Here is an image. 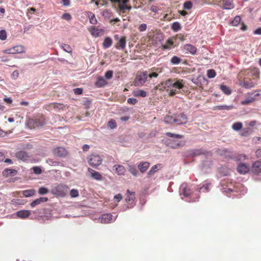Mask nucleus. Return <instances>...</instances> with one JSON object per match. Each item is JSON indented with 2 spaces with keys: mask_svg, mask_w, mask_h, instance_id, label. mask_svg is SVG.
<instances>
[{
  "mask_svg": "<svg viewBox=\"0 0 261 261\" xmlns=\"http://www.w3.org/2000/svg\"><path fill=\"white\" fill-rule=\"evenodd\" d=\"M108 0H91V3H95V5L98 7L107 5L108 3ZM111 2L118 6L117 10L119 12L124 13L126 10L129 11L132 7L128 5L129 0H109Z\"/></svg>",
  "mask_w": 261,
  "mask_h": 261,
  "instance_id": "nucleus-1",
  "label": "nucleus"
},
{
  "mask_svg": "<svg viewBox=\"0 0 261 261\" xmlns=\"http://www.w3.org/2000/svg\"><path fill=\"white\" fill-rule=\"evenodd\" d=\"M260 72L258 69L254 68L251 69H247L245 71H241L239 75L240 76L242 75L247 76L248 77H251L253 80H257L259 79Z\"/></svg>",
  "mask_w": 261,
  "mask_h": 261,
  "instance_id": "nucleus-2",
  "label": "nucleus"
},
{
  "mask_svg": "<svg viewBox=\"0 0 261 261\" xmlns=\"http://www.w3.org/2000/svg\"><path fill=\"white\" fill-rule=\"evenodd\" d=\"M87 161L91 166L96 167L101 164L102 160L99 155L91 154L87 157Z\"/></svg>",
  "mask_w": 261,
  "mask_h": 261,
  "instance_id": "nucleus-3",
  "label": "nucleus"
},
{
  "mask_svg": "<svg viewBox=\"0 0 261 261\" xmlns=\"http://www.w3.org/2000/svg\"><path fill=\"white\" fill-rule=\"evenodd\" d=\"M148 78V72L144 71L137 75L134 80L135 86H141L146 82Z\"/></svg>",
  "mask_w": 261,
  "mask_h": 261,
  "instance_id": "nucleus-4",
  "label": "nucleus"
},
{
  "mask_svg": "<svg viewBox=\"0 0 261 261\" xmlns=\"http://www.w3.org/2000/svg\"><path fill=\"white\" fill-rule=\"evenodd\" d=\"M165 144L168 147L177 149L182 147L184 145V142L178 140L168 139L165 141Z\"/></svg>",
  "mask_w": 261,
  "mask_h": 261,
  "instance_id": "nucleus-5",
  "label": "nucleus"
},
{
  "mask_svg": "<svg viewBox=\"0 0 261 261\" xmlns=\"http://www.w3.org/2000/svg\"><path fill=\"white\" fill-rule=\"evenodd\" d=\"M217 4L223 9H232L234 7L233 0H220Z\"/></svg>",
  "mask_w": 261,
  "mask_h": 261,
  "instance_id": "nucleus-6",
  "label": "nucleus"
},
{
  "mask_svg": "<svg viewBox=\"0 0 261 261\" xmlns=\"http://www.w3.org/2000/svg\"><path fill=\"white\" fill-rule=\"evenodd\" d=\"M24 51L25 49L22 45H17L13 48L7 49L3 51L4 53L9 54H21Z\"/></svg>",
  "mask_w": 261,
  "mask_h": 261,
  "instance_id": "nucleus-7",
  "label": "nucleus"
},
{
  "mask_svg": "<svg viewBox=\"0 0 261 261\" xmlns=\"http://www.w3.org/2000/svg\"><path fill=\"white\" fill-rule=\"evenodd\" d=\"M240 85L245 88L248 89L254 87L256 85V83L249 79V77L247 76L245 77L243 81H240Z\"/></svg>",
  "mask_w": 261,
  "mask_h": 261,
  "instance_id": "nucleus-8",
  "label": "nucleus"
},
{
  "mask_svg": "<svg viewBox=\"0 0 261 261\" xmlns=\"http://www.w3.org/2000/svg\"><path fill=\"white\" fill-rule=\"evenodd\" d=\"M175 124L177 125L185 124L188 122V118L184 113H181L175 116Z\"/></svg>",
  "mask_w": 261,
  "mask_h": 261,
  "instance_id": "nucleus-9",
  "label": "nucleus"
},
{
  "mask_svg": "<svg viewBox=\"0 0 261 261\" xmlns=\"http://www.w3.org/2000/svg\"><path fill=\"white\" fill-rule=\"evenodd\" d=\"M52 193L58 196H64L65 195V188L63 185H59L54 188Z\"/></svg>",
  "mask_w": 261,
  "mask_h": 261,
  "instance_id": "nucleus-10",
  "label": "nucleus"
},
{
  "mask_svg": "<svg viewBox=\"0 0 261 261\" xmlns=\"http://www.w3.org/2000/svg\"><path fill=\"white\" fill-rule=\"evenodd\" d=\"M251 171L256 174L261 173V161L255 162L251 166Z\"/></svg>",
  "mask_w": 261,
  "mask_h": 261,
  "instance_id": "nucleus-11",
  "label": "nucleus"
},
{
  "mask_svg": "<svg viewBox=\"0 0 261 261\" xmlns=\"http://www.w3.org/2000/svg\"><path fill=\"white\" fill-rule=\"evenodd\" d=\"M113 216L111 214H104L99 217L100 222L104 224L111 223L112 221Z\"/></svg>",
  "mask_w": 261,
  "mask_h": 261,
  "instance_id": "nucleus-12",
  "label": "nucleus"
},
{
  "mask_svg": "<svg viewBox=\"0 0 261 261\" xmlns=\"http://www.w3.org/2000/svg\"><path fill=\"white\" fill-rule=\"evenodd\" d=\"M16 157L22 161H27L30 160V156L28 154L23 151L17 152L15 154Z\"/></svg>",
  "mask_w": 261,
  "mask_h": 261,
  "instance_id": "nucleus-13",
  "label": "nucleus"
},
{
  "mask_svg": "<svg viewBox=\"0 0 261 261\" xmlns=\"http://www.w3.org/2000/svg\"><path fill=\"white\" fill-rule=\"evenodd\" d=\"M88 171L90 173L91 176L93 179L96 180H101L102 179V175L98 172L90 168H88Z\"/></svg>",
  "mask_w": 261,
  "mask_h": 261,
  "instance_id": "nucleus-14",
  "label": "nucleus"
},
{
  "mask_svg": "<svg viewBox=\"0 0 261 261\" xmlns=\"http://www.w3.org/2000/svg\"><path fill=\"white\" fill-rule=\"evenodd\" d=\"M173 82H172V87L177 89H182L185 84V82L183 80L181 79H173Z\"/></svg>",
  "mask_w": 261,
  "mask_h": 261,
  "instance_id": "nucleus-15",
  "label": "nucleus"
},
{
  "mask_svg": "<svg viewBox=\"0 0 261 261\" xmlns=\"http://www.w3.org/2000/svg\"><path fill=\"white\" fill-rule=\"evenodd\" d=\"M113 169L119 175H124L126 171L125 167L121 165H115L113 166Z\"/></svg>",
  "mask_w": 261,
  "mask_h": 261,
  "instance_id": "nucleus-16",
  "label": "nucleus"
},
{
  "mask_svg": "<svg viewBox=\"0 0 261 261\" xmlns=\"http://www.w3.org/2000/svg\"><path fill=\"white\" fill-rule=\"evenodd\" d=\"M135 199V192H130L129 190H127V195L125 198L126 202L128 204H131L134 203Z\"/></svg>",
  "mask_w": 261,
  "mask_h": 261,
  "instance_id": "nucleus-17",
  "label": "nucleus"
},
{
  "mask_svg": "<svg viewBox=\"0 0 261 261\" xmlns=\"http://www.w3.org/2000/svg\"><path fill=\"white\" fill-rule=\"evenodd\" d=\"M174 38L168 39L165 44L162 45V49L163 50L170 49L174 47V41H173Z\"/></svg>",
  "mask_w": 261,
  "mask_h": 261,
  "instance_id": "nucleus-18",
  "label": "nucleus"
},
{
  "mask_svg": "<svg viewBox=\"0 0 261 261\" xmlns=\"http://www.w3.org/2000/svg\"><path fill=\"white\" fill-rule=\"evenodd\" d=\"M184 49L192 55H195L197 51L196 47L191 44H185L184 46Z\"/></svg>",
  "mask_w": 261,
  "mask_h": 261,
  "instance_id": "nucleus-19",
  "label": "nucleus"
},
{
  "mask_svg": "<svg viewBox=\"0 0 261 261\" xmlns=\"http://www.w3.org/2000/svg\"><path fill=\"white\" fill-rule=\"evenodd\" d=\"M17 216L21 219L28 218L31 215V212L29 210L19 211L16 213Z\"/></svg>",
  "mask_w": 261,
  "mask_h": 261,
  "instance_id": "nucleus-20",
  "label": "nucleus"
},
{
  "mask_svg": "<svg viewBox=\"0 0 261 261\" xmlns=\"http://www.w3.org/2000/svg\"><path fill=\"white\" fill-rule=\"evenodd\" d=\"M91 34L94 37H99L103 34L104 31L102 29H98L95 27H92L90 30Z\"/></svg>",
  "mask_w": 261,
  "mask_h": 261,
  "instance_id": "nucleus-21",
  "label": "nucleus"
},
{
  "mask_svg": "<svg viewBox=\"0 0 261 261\" xmlns=\"http://www.w3.org/2000/svg\"><path fill=\"white\" fill-rule=\"evenodd\" d=\"M238 171L240 174H245L249 171V167L245 164H240L238 166Z\"/></svg>",
  "mask_w": 261,
  "mask_h": 261,
  "instance_id": "nucleus-22",
  "label": "nucleus"
},
{
  "mask_svg": "<svg viewBox=\"0 0 261 261\" xmlns=\"http://www.w3.org/2000/svg\"><path fill=\"white\" fill-rule=\"evenodd\" d=\"M48 198L46 197H40L32 201L30 205L31 207H34L42 202H46Z\"/></svg>",
  "mask_w": 261,
  "mask_h": 261,
  "instance_id": "nucleus-23",
  "label": "nucleus"
},
{
  "mask_svg": "<svg viewBox=\"0 0 261 261\" xmlns=\"http://www.w3.org/2000/svg\"><path fill=\"white\" fill-rule=\"evenodd\" d=\"M153 71L152 72L148 74V77L151 79L152 77H157L159 75V73L162 72V69L160 68H153L151 69Z\"/></svg>",
  "mask_w": 261,
  "mask_h": 261,
  "instance_id": "nucleus-24",
  "label": "nucleus"
},
{
  "mask_svg": "<svg viewBox=\"0 0 261 261\" xmlns=\"http://www.w3.org/2000/svg\"><path fill=\"white\" fill-rule=\"evenodd\" d=\"M150 163L148 162H144L140 163L138 167L140 172L142 173L145 172L149 168Z\"/></svg>",
  "mask_w": 261,
  "mask_h": 261,
  "instance_id": "nucleus-25",
  "label": "nucleus"
},
{
  "mask_svg": "<svg viewBox=\"0 0 261 261\" xmlns=\"http://www.w3.org/2000/svg\"><path fill=\"white\" fill-rule=\"evenodd\" d=\"M108 82L102 76H99L97 79V81L95 84L97 87H102L106 86Z\"/></svg>",
  "mask_w": 261,
  "mask_h": 261,
  "instance_id": "nucleus-26",
  "label": "nucleus"
},
{
  "mask_svg": "<svg viewBox=\"0 0 261 261\" xmlns=\"http://www.w3.org/2000/svg\"><path fill=\"white\" fill-rule=\"evenodd\" d=\"M126 46V37L125 36L121 37L118 43L116 45V47H120L122 49H124Z\"/></svg>",
  "mask_w": 261,
  "mask_h": 261,
  "instance_id": "nucleus-27",
  "label": "nucleus"
},
{
  "mask_svg": "<svg viewBox=\"0 0 261 261\" xmlns=\"http://www.w3.org/2000/svg\"><path fill=\"white\" fill-rule=\"evenodd\" d=\"M133 94V95L135 97H145L147 96V93L145 91L141 89L134 90Z\"/></svg>",
  "mask_w": 261,
  "mask_h": 261,
  "instance_id": "nucleus-28",
  "label": "nucleus"
},
{
  "mask_svg": "<svg viewBox=\"0 0 261 261\" xmlns=\"http://www.w3.org/2000/svg\"><path fill=\"white\" fill-rule=\"evenodd\" d=\"M251 94V96H249V97L246 98L245 100L241 101L242 105H248V104H249V103L252 102L253 101H254V100H256V98H255L254 94L252 93Z\"/></svg>",
  "mask_w": 261,
  "mask_h": 261,
  "instance_id": "nucleus-29",
  "label": "nucleus"
},
{
  "mask_svg": "<svg viewBox=\"0 0 261 261\" xmlns=\"http://www.w3.org/2000/svg\"><path fill=\"white\" fill-rule=\"evenodd\" d=\"M16 173L17 171L12 169H6L3 172V175L5 176H8L9 175L14 176L16 174Z\"/></svg>",
  "mask_w": 261,
  "mask_h": 261,
  "instance_id": "nucleus-30",
  "label": "nucleus"
},
{
  "mask_svg": "<svg viewBox=\"0 0 261 261\" xmlns=\"http://www.w3.org/2000/svg\"><path fill=\"white\" fill-rule=\"evenodd\" d=\"M112 44V40L110 37H107L105 39L103 42V46L105 48L110 47Z\"/></svg>",
  "mask_w": 261,
  "mask_h": 261,
  "instance_id": "nucleus-31",
  "label": "nucleus"
},
{
  "mask_svg": "<svg viewBox=\"0 0 261 261\" xmlns=\"http://www.w3.org/2000/svg\"><path fill=\"white\" fill-rule=\"evenodd\" d=\"M164 121L165 123L169 124L175 123V117H173V116H166L164 118Z\"/></svg>",
  "mask_w": 261,
  "mask_h": 261,
  "instance_id": "nucleus-32",
  "label": "nucleus"
},
{
  "mask_svg": "<svg viewBox=\"0 0 261 261\" xmlns=\"http://www.w3.org/2000/svg\"><path fill=\"white\" fill-rule=\"evenodd\" d=\"M171 29L174 32H177L181 29L180 24L178 22H174L171 25Z\"/></svg>",
  "mask_w": 261,
  "mask_h": 261,
  "instance_id": "nucleus-33",
  "label": "nucleus"
},
{
  "mask_svg": "<svg viewBox=\"0 0 261 261\" xmlns=\"http://www.w3.org/2000/svg\"><path fill=\"white\" fill-rule=\"evenodd\" d=\"M220 89L222 92L227 95H229L231 93V89L227 86L223 85H220Z\"/></svg>",
  "mask_w": 261,
  "mask_h": 261,
  "instance_id": "nucleus-34",
  "label": "nucleus"
},
{
  "mask_svg": "<svg viewBox=\"0 0 261 261\" xmlns=\"http://www.w3.org/2000/svg\"><path fill=\"white\" fill-rule=\"evenodd\" d=\"M22 193L24 197H28L34 195L35 193V191L33 189L27 190L23 191Z\"/></svg>",
  "mask_w": 261,
  "mask_h": 261,
  "instance_id": "nucleus-35",
  "label": "nucleus"
},
{
  "mask_svg": "<svg viewBox=\"0 0 261 261\" xmlns=\"http://www.w3.org/2000/svg\"><path fill=\"white\" fill-rule=\"evenodd\" d=\"M184 186V185L182 186ZM191 190L187 186L183 187L182 194L186 197H189L191 195Z\"/></svg>",
  "mask_w": 261,
  "mask_h": 261,
  "instance_id": "nucleus-36",
  "label": "nucleus"
},
{
  "mask_svg": "<svg viewBox=\"0 0 261 261\" xmlns=\"http://www.w3.org/2000/svg\"><path fill=\"white\" fill-rule=\"evenodd\" d=\"M243 127V124L240 122H236L233 124L232 126V128L233 129L239 131Z\"/></svg>",
  "mask_w": 261,
  "mask_h": 261,
  "instance_id": "nucleus-37",
  "label": "nucleus"
},
{
  "mask_svg": "<svg viewBox=\"0 0 261 261\" xmlns=\"http://www.w3.org/2000/svg\"><path fill=\"white\" fill-rule=\"evenodd\" d=\"M64 151L65 149L63 147H58L54 151L55 153L58 156H62Z\"/></svg>",
  "mask_w": 261,
  "mask_h": 261,
  "instance_id": "nucleus-38",
  "label": "nucleus"
},
{
  "mask_svg": "<svg viewBox=\"0 0 261 261\" xmlns=\"http://www.w3.org/2000/svg\"><path fill=\"white\" fill-rule=\"evenodd\" d=\"M166 135H167V136L170 137L171 138H176V139H181L184 137L183 135L175 134H173V133H172L170 132L166 133Z\"/></svg>",
  "mask_w": 261,
  "mask_h": 261,
  "instance_id": "nucleus-39",
  "label": "nucleus"
},
{
  "mask_svg": "<svg viewBox=\"0 0 261 261\" xmlns=\"http://www.w3.org/2000/svg\"><path fill=\"white\" fill-rule=\"evenodd\" d=\"M173 82V79H168L167 80L163 82V85L165 87L166 89L169 88L171 87H172V82Z\"/></svg>",
  "mask_w": 261,
  "mask_h": 261,
  "instance_id": "nucleus-40",
  "label": "nucleus"
},
{
  "mask_svg": "<svg viewBox=\"0 0 261 261\" xmlns=\"http://www.w3.org/2000/svg\"><path fill=\"white\" fill-rule=\"evenodd\" d=\"M170 62L173 65L178 64L180 63L181 59L179 57L175 56L171 58Z\"/></svg>",
  "mask_w": 261,
  "mask_h": 261,
  "instance_id": "nucleus-41",
  "label": "nucleus"
},
{
  "mask_svg": "<svg viewBox=\"0 0 261 261\" xmlns=\"http://www.w3.org/2000/svg\"><path fill=\"white\" fill-rule=\"evenodd\" d=\"M241 18L240 16H236L231 21V24L233 26H237L241 22Z\"/></svg>",
  "mask_w": 261,
  "mask_h": 261,
  "instance_id": "nucleus-42",
  "label": "nucleus"
},
{
  "mask_svg": "<svg viewBox=\"0 0 261 261\" xmlns=\"http://www.w3.org/2000/svg\"><path fill=\"white\" fill-rule=\"evenodd\" d=\"M128 171L134 176H137L138 174V171L135 166H130L128 168Z\"/></svg>",
  "mask_w": 261,
  "mask_h": 261,
  "instance_id": "nucleus-43",
  "label": "nucleus"
},
{
  "mask_svg": "<svg viewBox=\"0 0 261 261\" xmlns=\"http://www.w3.org/2000/svg\"><path fill=\"white\" fill-rule=\"evenodd\" d=\"M108 126L111 129H114V128L116 127L117 124L115 120L114 119L110 120L108 122Z\"/></svg>",
  "mask_w": 261,
  "mask_h": 261,
  "instance_id": "nucleus-44",
  "label": "nucleus"
},
{
  "mask_svg": "<svg viewBox=\"0 0 261 261\" xmlns=\"http://www.w3.org/2000/svg\"><path fill=\"white\" fill-rule=\"evenodd\" d=\"M89 17L90 22L91 24H95L97 23V20L95 15L93 13H90V15H89Z\"/></svg>",
  "mask_w": 261,
  "mask_h": 261,
  "instance_id": "nucleus-45",
  "label": "nucleus"
},
{
  "mask_svg": "<svg viewBox=\"0 0 261 261\" xmlns=\"http://www.w3.org/2000/svg\"><path fill=\"white\" fill-rule=\"evenodd\" d=\"M251 129L249 127L244 128L241 133L242 136H247L251 133Z\"/></svg>",
  "mask_w": 261,
  "mask_h": 261,
  "instance_id": "nucleus-46",
  "label": "nucleus"
},
{
  "mask_svg": "<svg viewBox=\"0 0 261 261\" xmlns=\"http://www.w3.org/2000/svg\"><path fill=\"white\" fill-rule=\"evenodd\" d=\"M216 75V72L214 69H209L207 71V75L209 78H213Z\"/></svg>",
  "mask_w": 261,
  "mask_h": 261,
  "instance_id": "nucleus-47",
  "label": "nucleus"
},
{
  "mask_svg": "<svg viewBox=\"0 0 261 261\" xmlns=\"http://www.w3.org/2000/svg\"><path fill=\"white\" fill-rule=\"evenodd\" d=\"M158 170V165H154L152 167L151 169L148 172V175L149 176H151L154 173H155Z\"/></svg>",
  "mask_w": 261,
  "mask_h": 261,
  "instance_id": "nucleus-48",
  "label": "nucleus"
},
{
  "mask_svg": "<svg viewBox=\"0 0 261 261\" xmlns=\"http://www.w3.org/2000/svg\"><path fill=\"white\" fill-rule=\"evenodd\" d=\"M154 89L155 90H159L162 91L166 90L165 87L164 86V85H163V82H162L160 84H158L157 86H156Z\"/></svg>",
  "mask_w": 261,
  "mask_h": 261,
  "instance_id": "nucleus-49",
  "label": "nucleus"
},
{
  "mask_svg": "<svg viewBox=\"0 0 261 261\" xmlns=\"http://www.w3.org/2000/svg\"><path fill=\"white\" fill-rule=\"evenodd\" d=\"M70 195L71 197H76L79 196V191L77 190L72 189L70 192Z\"/></svg>",
  "mask_w": 261,
  "mask_h": 261,
  "instance_id": "nucleus-50",
  "label": "nucleus"
},
{
  "mask_svg": "<svg viewBox=\"0 0 261 261\" xmlns=\"http://www.w3.org/2000/svg\"><path fill=\"white\" fill-rule=\"evenodd\" d=\"M7 38V33L5 30H1L0 31V39L5 40Z\"/></svg>",
  "mask_w": 261,
  "mask_h": 261,
  "instance_id": "nucleus-51",
  "label": "nucleus"
},
{
  "mask_svg": "<svg viewBox=\"0 0 261 261\" xmlns=\"http://www.w3.org/2000/svg\"><path fill=\"white\" fill-rule=\"evenodd\" d=\"M204 153L202 149H195L192 151V155L193 156H198Z\"/></svg>",
  "mask_w": 261,
  "mask_h": 261,
  "instance_id": "nucleus-52",
  "label": "nucleus"
},
{
  "mask_svg": "<svg viewBox=\"0 0 261 261\" xmlns=\"http://www.w3.org/2000/svg\"><path fill=\"white\" fill-rule=\"evenodd\" d=\"M192 7V4L190 1L186 2L184 4V8L185 9L190 10Z\"/></svg>",
  "mask_w": 261,
  "mask_h": 261,
  "instance_id": "nucleus-53",
  "label": "nucleus"
},
{
  "mask_svg": "<svg viewBox=\"0 0 261 261\" xmlns=\"http://www.w3.org/2000/svg\"><path fill=\"white\" fill-rule=\"evenodd\" d=\"M186 36L181 34H177L175 37H173L174 40L178 39L181 41H184L185 40Z\"/></svg>",
  "mask_w": 261,
  "mask_h": 261,
  "instance_id": "nucleus-54",
  "label": "nucleus"
},
{
  "mask_svg": "<svg viewBox=\"0 0 261 261\" xmlns=\"http://www.w3.org/2000/svg\"><path fill=\"white\" fill-rule=\"evenodd\" d=\"M38 193L40 194H46L48 193V190L47 188L44 187H41L39 189Z\"/></svg>",
  "mask_w": 261,
  "mask_h": 261,
  "instance_id": "nucleus-55",
  "label": "nucleus"
},
{
  "mask_svg": "<svg viewBox=\"0 0 261 261\" xmlns=\"http://www.w3.org/2000/svg\"><path fill=\"white\" fill-rule=\"evenodd\" d=\"M113 71L108 70L106 72L105 76L107 79L109 80V79H111L113 77Z\"/></svg>",
  "mask_w": 261,
  "mask_h": 261,
  "instance_id": "nucleus-56",
  "label": "nucleus"
},
{
  "mask_svg": "<svg viewBox=\"0 0 261 261\" xmlns=\"http://www.w3.org/2000/svg\"><path fill=\"white\" fill-rule=\"evenodd\" d=\"M74 93L76 95H81L83 92V89L81 88H75L73 90Z\"/></svg>",
  "mask_w": 261,
  "mask_h": 261,
  "instance_id": "nucleus-57",
  "label": "nucleus"
},
{
  "mask_svg": "<svg viewBox=\"0 0 261 261\" xmlns=\"http://www.w3.org/2000/svg\"><path fill=\"white\" fill-rule=\"evenodd\" d=\"M127 103L132 105H135L138 102V100L134 98H129L127 100Z\"/></svg>",
  "mask_w": 261,
  "mask_h": 261,
  "instance_id": "nucleus-58",
  "label": "nucleus"
},
{
  "mask_svg": "<svg viewBox=\"0 0 261 261\" xmlns=\"http://www.w3.org/2000/svg\"><path fill=\"white\" fill-rule=\"evenodd\" d=\"M146 29L147 25L145 23L141 24L138 28V29L140 32L145 31L146 30Z\"/></svg>",
  "mask_w": 261,
  "mask_h": 261,
  "instance_id": "nucleus-59",
  "label": "nucleus"
},
{
  "mask_svg": "<svg viewBox=\"0 0 261 261\" xmlns=\"http://www.w3.org/2000/svg\"><path fill=\"white\" fill-rule=\"evenodd\" d=\"M33 170L34 173L37 174H39L42 172L41 169L39 167H34L33 168Z\"/></svg>",
  "mask_w": 261,
  "mask_h": 261,
  "instance_id": "nucleus-60",
  "label": "nucleus"
},
{
  "mask_svg": "<svg viewBox=\"0 0 261 261\" xmlns=\"http://www.w3.org/2000/svg\"><path fill=\"white\" fill-rule=\"evenodd\" d=\"M19 76V72L17 70H15L11 74V78L14 80H16Z\"/></svg>",
  "mask_w": 261,
  "mask_h": 261,
  "instance_id": "nucleus-61",
  "label": "nucleus"
},
{
  "mask_svg": "<svg viewBox=\"0 0 261 261\" xmlns=\"http://www.w3.org/2000/svg\"><path fill=\"white\" fill-rule=\"evenodd\" d=\"M114 199L115 201L119 202L122 199V196L120 194H118L115 195Z\"/></svg>",
  "mask_w": 261,
  "mask_h": 261,
  "instance_id": "nucleus-62",
  "label": "nucleus"
},
{
  "mask_svg": "<svg viewBox=\"0 0 261 261\" xmlns=\"http://www.w3.org/2000/svg\"><path fill=\"white\" fill-rule=\"evenodd\" d=\"M159 10V7L156 6H152L150 8V10L155 13L157 12Z\"/></svg>",
  "mask_w": 261,
  "mask_h": 261,
  "instance_id": "nucleus-63",
  "label": "nucleus"
},
{
  "mask_svg": "<svg viewBox=\"0 0 261 261\" xmlns=\"http://www.w3.org/2000/svg\"><path fill=\"white\" fill-rule=\"evenodd\" d=\"M256 156L257 158L261 159V149L256 150Z\"/></svg>",
  "mask_w": 261,
  "mask_h": 261,
  "instance_id": "nucleus-64",
  "label": "nucleus"
}]
</instances>
